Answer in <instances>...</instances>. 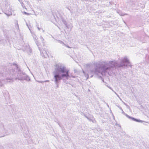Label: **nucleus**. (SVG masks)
Instances as JSON below:
<instances>
[{"mask_svg":"<svg viewBox=\"0 0 149 149\" xmlns=\"http://www.w3.org/2000/svg\"><path fill=\"white\" fill-rule=\"evenodd\" d=\"M54 78L55 81L57 82L58 81L61 80L62 78H63L61 74L59 73V72L57 71V69L56 70V72L54 73Z\"/></svg>","mask_w":149,"mask_h":149,"instance_id":"obj_2","label":"nucleus"},{"mask_svg":"<svg viewBox=\"0 0 149 149\" xmlns=\"http://www.w3.org/2000/svg\"><path fill=\"white\" fill-rule=\"evenodd\" d=\"M130 118L132 120H133L134 121H136V122H141V120H137V119H136L135 118H132V117H131Z\"/></svg>","mask_w":149,"mask_h":149,"instance_id":"obj_3","label":"nucleus"},{"mask_svg":"<svg viewBox=\"0 0 149 149\" xmlns=\"http://www.w3.org/2000/svg\"><path fill=\"white\" fill-rule=\"evenodd\" d=\"M25 14H27V13H26V12H25Z\"/></svg>","mask_w":149,"mask_h":149,"instance_id":"obj_5","label":"nucleus"},{"mask_svg":"<svg viewBox=\"0 0 149 149\" xmlns=\"http://www.w3.org/2000/svg\"><path fill=\"white\" fill-rule=\"evenodd\" d=\"M63 77L68 78L69 76V70L64 67H61L57 69Z\"/></svg>","mask_w":149,"mask_h":149,"instance_id":"obj_1","label":"nucleus"},{"mask_svg":"<svg viewBox=\"0 0 149 149\" xmlns=\"http://www.w3.org/2000/svg\"><path fill=\"white\" fill-rule=\"evenodd\" d=\"M125 61L127 63H129V61L127 59H125Z\"/></svg>","mask_w":149,"mask_h":149,"instance_id":"obj_4","label":"nucleus"}]
</instances>
